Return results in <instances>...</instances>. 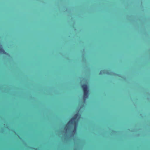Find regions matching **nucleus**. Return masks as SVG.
<instances>
[{
  "label": "nucleus",
  "mask_w": 150,
  "mask_h": 150,
  "mask_svg": "<svg viewBox=\"0 0 150 150\" xmlns=\"http://www.w3.org/2000/svg\"><path fill=\"white\" fill-rule=\"evenodd\" d=\"M81 87L83 91V98L84 99L87 98L88 96V90L87 86L86 84H83L82 85Z\"/></svg>",
  "instance_id": "f03ea898"
},
{
  "label": "nucleus",
  "mask_w": 150,
  "mask_h": 150,
  "mask_svg": "<svg viewBox=\"0 0 150 150\" xmlns=\"http://www.w3.org/2000/svg\"><path fill=\"white\" fill-rule=\"evenodd\" d=\"M101 73V71H100V74Z\"/></svg>",
  "instance_id": "20e7f679"
},
{
  "label": "nucleus",
  "mask_w": 150,
  "mask_h": 150,
  "mask_svg": "<svg viewBox=\"0 0 150 150\" xmlns=\"http://www.w3.org/2000/svg\"><path fill=\"white\" fill-rule=\"evenodd\" d=\"M0 52L4 54H6V52L5 50L1 47L0 48Z\"/></svg>",
  "instance_id": "7ed1b4c3"
},
{
  "label": "nucleus",
  "mask_w": 150,
  "mask_h": 150,
  "mask_svg": "<svg viewBox=\"0 0 150 150\" xmlns=\"http://www.w3.org/2000/svg\"><path fill=\"white\" fill-rule=\"evenodd\" d=\"M78 115V114H75L74 116L72 117L71 119L69 120L67 123V125H74V128L73 130V132H75L77 127V122L76 121Z\"/></svg>",
  "instance_id": "f257e3e1"
}]
</instances>
